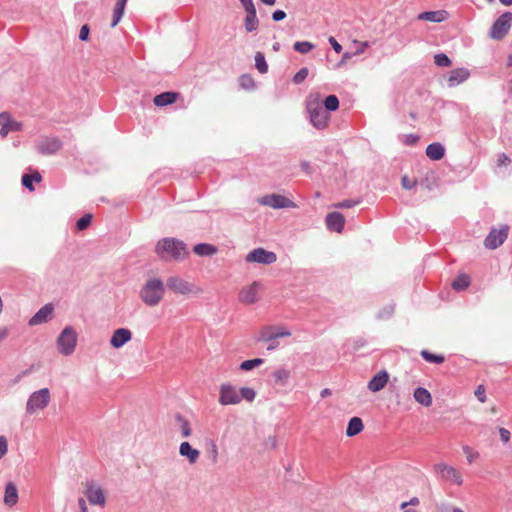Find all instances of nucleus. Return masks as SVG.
I'll list each match as a JSON object with an SVG mask.
<instances>
[{"label":"nucleus","instance_id":"44","mask_svg":"<svg viewBox=\"0 0 512 512\" xmlns=\"http://www.w3.org/2000/svg\"><path fill=\"white\" fill-rule=\"evenodd\" d=\"M91 221H92V215L84 214L76 222L77 230H79V231L85 230L91 224Z\"/></svg>","mask_w":512,"mask_h":512},{"label":"nucleus","instance_id":"53","mask_svg":"<svg viewBox=\"0 0 512 512\" xmlns=\"http://www.w3.org/2000/svg\"><path fill=\"white\" fill-rule=\"evenodd\" d=\"M123 14H124V11L114 8L111 27H115L120 22Z\"/></svg>","mask_w":512,"mask_h":512},{"label":"nucleus","instance_id":"11","mask_svg":"<svg viewBox=\"0 0 512 512\" xmlns=\"http://www.w3.org/2000/svg\"><path fill=\"white\" fill-rule=\"evenodd\" d=\"M219 394V403L223 406L235 405L241 402L238 391L229 383L220 386Z\"/></svg>","mask_w":512,"mask_h":512},{"label":"nucleus","instance_id":"49","mask_svg":"<svg viewBox=\"0 0 512 512\" xmlns=\"http://www.w3.org/2000/svg\"><path fill=\"white\" fill-rule=\"evenodd\" d=\"M22 185L29 191H34L33 178L30 174H24L21 179Z\"/></svg>","mask_w":512,"mask_h":512},{"label":"nucleus","instance_id":"37","mask_svg":"<svg viewBox=\"0 0 512 512\" xmlns=\"http://www.w3.org/2000/svg\"><path fill=\"white\" fill-rule=\"evenodd\" d=\"M255 67L261 74L268 72V64L262 52H257L255 54Z\"/></svg>","mask_w":512,"mask_h":512},{"label":"nucleus","instance_id":"10","mask_svg":"<svg viewBox=\"0 0 512 512\" xmlns=\"http://www.w3.org/2000/svg\"><path fill=\"white\" fill-rule=\"evenodd\" d=\"M508 226L505 225L501 229L493 228L484 240L486 248L494 250L501 246L508 237Z\"/></svg>","mask_w":512,"mask_h":512},{"label":"nucleus","instance_id":"33","mask_svg":"<svg viewBox=\"0 0 512 512\" xmlns=\"http://www.w3.org/2000/svg\"><path fill=\"white\" fill-rule=\"evenodd\" d=\"M470 277L467 274L458 275L451 283L455 291H463L470 285Z\"/></svg>","mask_w":512,"mask_h":512},{"label":"nucleus","instance_id":"31","mask_svg":"<svg viewBox=\"0 0 512 512\" xmlns=\"http://www.w3.org/2000/svg\"><path fill=\"white\" fill-rule=\"evenodd\" d=\"M258 24H259V20L257 18L256 10L254 12L253 11L246 12V17L244 20L245 30L249 33L253 32V31L257 30Z\"/></svg>","mask_w":512,"mask_h":512},{"label":"nucleus","instance_id":"55","mask_svg":"<svg viewBox=\"0 0 512 512\" xmlns=\"http://www.w3.org/2000/svg\"><path fill=\"white\" fill-rule=\"evenodd\" d=\"M286 18V12L281 10V9H277L275 10L273 13H272V19L273 21L275 22H279V21H282Z\"/></svg>","mask_w":512,"mask_h":512},{"label":"nucleus","instance_id":"59","mask_svg":"<svg viewBox=\"0 0 512 512\" xmlns=\"http://www.w3.org/2000/svg\"><path fill=\"white\" fill-rule=\"evenodd\" d=\"M419 503L420 500L418 497H412L409 501L401 503L400 508L406 510L408 506H417Z\"/></svg>","mask_w":512,"mask_h":512},{"label":"nucleus","instance_id":"20","mask_svg":"<svg viewBox=\"0 0 512 512\" xmlns=\"http://www.w3.org/2000/svg\"><path fill=\"white\" fill-rule=\"evenodd\" d=\"M470 76V71L466 68H455L448 73L447 85L449 87H455L465 82Z\"/></svg>","mask_w":512,"mask_h":512},{"label":"nucleus","instance_id":"5","mask_svg":"<svg viewBox=\"0 0 512 512\" xmlns=\"http://www.w3.org/2000/svg\"><path fill=\"white\" fill-rule=\"evenodd\" d=\"M51 399L50 390L48 388H42L38 391L33 392L26 403V412L33 414L37 410L45 409Z\"/></svg>","mask_w":512,"mask_h":512},{"label":"nucleus","instance_id":"4","mask_svg":"<svg viewBox=\"0 0 512 512\" xmlns=\"http://www.w3.org/2000/svg\"><path fill=\"white\" fill-rule=\"evenodd\" d=\"M77 333L71 326L65 327L57 338V348L62 355H71L76 348Z\"/></svg>","mask_w":512,"mask_h":512},{"label":"nucleus","instance_id":"39","mask_svg":"<svg viewBox=\"0 0 512 512\" xmlns=\"http://www.w3.org/2000/svg\"><path fill=\"white\" fill-rule=\"evenodd\" d=\"M314 44L309 41H297L293 45V49L301 54H307L314 49Z\"/></svg>","mask_w":512,"mask_h":512},{"label":"nucleus","instance_id":"28","mask_svg":"<svg viewBox=\"0 0 512 512\" xmlns=\"http://www.w3.org/2000/svg\"><path fill=\"white\" fill-rule=\"evenodd\" d=\"M18 501V491L14 483L9 482L5 487L4 503L8 506H13Z\"/></svg>","mask_w":512,"mask_h":512},{"label":"nucleus","instance_id":"8","mask_svg":"<svg viewBox=\"0 0 512 512\" xmlns=\"http://www.w3.org/2000/svg\"><path fill=\"white\" fill-rule=\"evenodd\" d=\"M258 203L274 209L295 208L296 204L289 198L280 194H268L258 199Z\"/></svg>","mask_w":512,"mask_h":512},{"label":"nucleus","instance_id":"58","mask_svg":"<svg viewBox=\"0 0 512 512\" xmlns=\"http://www.w3.org/2000/svg\"><path fill=\"white\" fill-rule=\"evenodd\" d=\"M499 434H500V438L502 440L503 443H508L509 440H510V437H511V433L509 430H507L506 428H499Z\"/></svg>","mask_w":512,"mask_h":512},{"label":"nucleus","instance_id":"40","mask_svg":"<svg viewBox=\"0 0 512 512\" xmlns=\"http://www.w3.org/2000/svg\"><path fill=\"white\" fill-rule=\"evenodd\" d=\"M264 363L262 358H254L245 360L240 364V369L243 371H250Z\"/></svg>","mask_w":512,"mask_h":512},{"label":"nucleus","instance_id":"64","mask_svg":"<svg viewBox=\"0 0 512 512\" xmlns=\"http://www.w3.org/2000/svg\"><path fill=\"white\" fill-rule=\"evenodd\" d=\"M78 505L81 512H88L86 502L83 498L78 499Z\"/></svg>","mask_w":512,"mask_h":512},{"label":"nucleus","instance_id":"35","mask_svg":"<svg viewBox=\"0 0 512 512\" xmlns=\"http://www.w3.org/2000/svg\"><path fill=\"white\" fill-rule=\"evenodd\" d=\"M420 355L428 363L442 364L445 361V357L443 355L434 354L428 350H422Z\"/></svg>","mask_w":512,"mask_h":512},{"label":"nucleus","instance_id":"23","mask_svg":"<svg viewBox=\"0 0 512 512\" xmlns=\"http://www.w3.org/2000/svg\"><path fill=\"white\" fill-rule=\"evenodd\" d=\"M448 17V12L445 10L425 11L418 15L419 20H425L433 23H441Z\"/></svg>","mask_w":512,"mask_h":512},{"label":"nucleus","instance_id":"19","mask_svg":"<svg viewBox=\"0 0 512 512\" xmlns=\"http://www.w3.org/2000/svg\"><path fill=\"white\" fill-rule=\"evenodd\" d=\"M327 229L334 232H342L345 225V218L339 212L328 213L325 219Z\"/></svg>","mask_w":512,"mask_h":512},{"label":"nucleus","instance_id":"52","mask_svg":"<svg viewBox=\"0 0 512 512\" xmlns=\"http://www.w3.org/2000/svg\"><path fill=\"white\" fill-rule=\"evenodd\" d=\"M89 34H90V27L88 24H84L81 28H80V32H79V39L81 41H87L89 39Z\"/></svg>","mask_w":512,"mask_h":512},{"label":"nucleus","instance_id":"2","mask_svg":"<svg viewBox=\"0 0 512 512\" xmlns=\"http://www.w3.org/2000/svg\"><path fill=\"white\" fill-rule=\"evenodd\" d=\"M164 282L156 277L146 280L139 292L140 299L148 306L158 305L165 295Z\"/></svg>","mask_w":512,"mask_h":512},{"label":"nucleus","instance_id":"51","mask_svg":"<svg viewBox=\"0 0 512 512\" xmlns=\"http://www.w3.org/2000/svg\"><path fill=\"white\" fill-rule=\"evenodd\" d=\"M291 335V332L283 327H275L274 326V336L275 339L281 338V337H288Z\"/></svg>","mask_w":512,"mask_h":512},{"label":"nucleus","instance_id":"22","mask_svg":"<svg viewBox=\"0 0 512 512\" xmlns=\"http://www.w3.org/2000/svg\"><path fill=\"white\" fill-rule=\"evenodd\" d=\"M179 454L185 457L190 464H195L200 456V451L193 448L189 442L184 441L179 446Z\"/></svg>","mask_w":512,"mask_h":512},{"label":"nucleus","instance_id":"13","mask_svg":"<svg viewBox=\"0 0 512 512\" xmlns=\"http://www.w3.org/2000/svg\"><path fill=\"white\" fill-rule=\"evenodd\" d=\"M0 136L6 137L10 132H17L22 130V124L11 118L8 112L0 113Z\"/></svg>","mask_w":512,"mask_h":512},{"label":"nucleus","instance_id":"16","mask_svg":"<svg viewBox=\"0 0 512 512\" xmlns=\"http://www.w3.org/2000/svg\"><path fill=\"white\" fill-rule=\"evenodd\" d=\"M435 470L440 472L443 478L450 480L457 485H461L463 483L461 474L452 466L445 463H439L435 465Z\"/></svg>","mask_w":512,"mask_h":512},{"label":"nucleus","instance_id":"7","mask_svg":"<svg viewBox=\"0 0 512 512\" xmlns=\"http://www.w3.org/2000/svg\"><path fill=\"white\" fill-rule=\"evenodd\" d=\"M168 288L175 294L189 295L196 292L194 284L184 280L179 276H170L166 280L165 288Z\"/></svg>","mask_w":512,"mask_h":512},{"label":"nucleus","instance_id":"43","mask_svg":"<svg viewBox=\"0 0 512 512\" xmlns=\"http://www.w3.org/2000/svg\"><path fill=\"white\" fill-rule=\"evenodd\" d=\"M395 311V306L393 304H388L383 307L377 314V318L380 320L389 319Z\"/></svg>","mask_w":512,"mask_h":512},{"label":"nucleus","instance_id":"3","mask_svg":"<svg viewBox=\"0 0 512 512\" xmlns=\"http://www.w3.org/2000/svg\"><path fill=\"white\" fill-rule=\"evenodd\" d=\"M306 109L310 122L316 129L322 130L327 126L330 115L317 98L309 99L306 103Z\"/></svg>","mask_w":512,"mask_h":512},{"label":"nucleus","instance_id":"18","mask_svg":"<svg viewBox=\"0 0 512 512\" xmlns=\"http://www.w3.org/2000/svg\"><path fill=\"white\" fill-rule=\"evenodd\" d=\"M132 338V333L127 328L116 329L110 339V345L113 348L119 349L128 343Z\"/></svg>","mask_w":512,"mask_h":512},{"label":"nucleus","instance_id":"24","mask_svg":"<svg viewBox=\"0 0 512 512\" xmlns=\"http://www.w3.org/2000/svg\"><path fill=\"white\" fill-rule=\"evenodd\" d=\"M178 98V93L167 91L156 95L153 99L155 106L164 107L173 104Z\"/></svg>","mask_w":512,"mask_h":512},{"label":"nucleus","instance_id":"62","mask_svg":"<svg viewBox=\"0 0 512 512\" xmlns=\"http://www.w3.org/2000/svg\"><path fill=\"white\" fill-rule=\"evenodd\" d=\"M419 140V137L414 134L405 135V144L406 145H414Z\"/></svg>","mask_w":512,"mask_h":512},{"label":"nucleus","instance_id":"32","mask_svg":"<svg viewBox=\"0 0 512 512\" xmlns=\"http://www.w3.org/2000/svg\"><path fill=\"white\" fill-rule=\"evenodd\" d=\"M290 376V371L285 368H278L272 373L274 382L282 386L288 383Z\"/></svg>","mask_w":512,"mask_h":512},{"label":"nucleus","instance_id":"26","mask_svg":"<svg viewBox=\"0 0 512 512\" xmlns=\"http://www.w3.org/2000/svg\"><path fill=\"white\" fill-rule=\"evenodd\" d=\"M218 251V248L209 243H198L193 247V252L201 257H211L215 255Z\"/></svg>","mask_w":512,"mask_h":512},{"label":"nucleus","instance_id":"47","mask_svg":"<svg viewBox=\"0 0 512 512\" xmlns=\"http://www.w3.org/2000/svg\"><path fill=\"white\" fill-rule=\"evenodd\" d=\"M309 70L302 67L292 78L294 84H301L308 76Z\"/></svg>","mask_w":512,"mask_h":512},{"label":"nucleus","instance_id":"41","mask_svg":"<svg viewBox=\"0 0 512 512\" xmlns=\"http://www.w3.org/2000/svg\"><path fill=\"white\" fill-rule=\"evenodd\" d=\"M207 450L211 462L216 463L218 460V446L214 440L207 441Z\"/></svg>","mask_w":512,"mask_h":512},{"label":"nucleus","instance_id":"6","mask_svg":"<svg viewBox=\"0 0 512 512\" xmlns=\"http://www.w3.org/2000/svg\"><path fill=\"white\" fill-rule=\"evenodd\" d=\"M512 26V13L504 12L499 16L490 28L489 35L492 39L501 40L506 36Z\"/></svg>","mask_w":512,"mask_h":512},{"label":"nucleus","instance_id":"48","mask_svg":"<svg viewBox=\"0 0 512 512\" xmlns=\"http://www.w3.org/2000/svg\"><path fill=\"white\" fill-rule=\"evenodd\" d=\"M360 200H353V199H345L337 204H335L334 206L336 208H341V209H344V208H352L358 204H360Z\"/></svg>","mask_w":512,"mask_h":512},{"label":"nucleus","instance_id":"21","mask_svg":"<svg viewBox=\"0 0 512 512\" xmlns=\"http://www.w3.org/2000/svg\"><path fill=\"white\" fill-rule=\"evenodd\" d=\"M389 380V374L386 370H382L374 375L368 382V389L372 392L382 390Z\"/></svg>","mask_w":512,"mask_h":512},{"label":"nucleus","instance_id":"30","mask_svg":"<svg viewBox=\"0 0 512 512\" xmlns=\"http://www.w3.org/2000/svg\"><path fill=\"white\" fill-rule=\"evenodd\" d=\"M174 418H175L176 424L178 425V427L180 429L182 437H184V438L190 437L192 434V429H191V425H190V422L188 421V419H186L180 413H177Z\"/></svg>","mask_w":512,"mask_h":512},{"label":"nucleus","instance_id":"9","mask_svg":"<svg viewBox=\"0 0 512 512\" xmlns=\"http://www.w3.org/2000/svg\"><path fill=\"white\" fill-rule=\"evenodd\" d=\"M276 260L277 255L272 251L265 250L264 248H255L245 257V261L248 263H259L265 265L273 264Z\"/></svg>","mask_w":512,"mask_h":512},{"label":"nucleus","instance_id":"17","mask_svg":"<svg viewBox=\"0 0 512 512\" xmlns=\"http://www.w3.org/2000/svg\"><path fill=\"white\" fill-rule=\"evenodd\" d=\"M85 496L90 504L104 506L106 498L104 492L100 486H93L92 484L87 485Z\"/></svg>","mask_w":512,"mask_h":512},{"label":"nucleus","instance_id":"38","mask_svg":"<svg viewBox=\"0 0 512 512\" xmlns=\"http://www.w3.org/2000/svg\"><path fill=\"white\" fill-rule=\"evenodd\" d=\"M257 340L260 342H268L270 340H275L274 326L263 327L259 333Z\"/></svg>","mask_w":512,"mask_h":512},{"label":"nucleus","instance_id":"1","mask_svg":"<svg viewBox=\"0 0 512 512\" xmlns=\"http://www.w3.org/2000/svg\"><path fill=\"white\" fill-rule=\"evenodd\" d=\"M155 253L162 260L175 261L184 260L189 255L186 243L173 237L160 239L155 246Z\"/></svg>","mask_w":512,"mask_h":512},{"label":"nucleus","instance_id":"42","mask_svg":"<svg viewBox=\"0 0 512 512\" xmlns=\"http://www.w3.org/2000/svg\"><path fill=\"white\" fill-rule=\"evenodd\" d=\"M238 393L239 396L241 397V400L245 399L248 402H252L256 397L255 390L250 387H242Z\"/></svg>","mask_w":512,"mask_h":512},{"label":"nucleus","instance_id":"60","mask_svg":"<svg viewBox=\"0 0 512 512\" xmlns=\"http://www.w3.org/2000/svg\"><path fill=\"white\" fill-rule=\"evenodd\" d=\"M246 12L255 11L253 0H239Z\"/></svg>","mask_w":512,"mask_h":512},{"label":"nucleus","instance_id":"63","mask_svg":"<svg viewBox=\"0 0 512 512\" xmlns=\"http://www.w3.org/2000/svg\"><path fill=\"white\" fill-rule=\"evenodd\" d=\"M267 343H268V346H267V350H268V351H273V350H275V349L278 347V345H279V342L277 341V339H275V340H270V341H268Z\"/></svg>","mask_w":512,"mask_h":512},{"label":"nucleus","instance_id":"45","mask_svg":"<svg viewBox=\"0 0 512 512\" xmlns=\"http://www.w3.org/2000/svg\"><path fill=\"white\" fill-rule=\"evenodd\" d=\"M434 62L439 67H448L451 65V60L445 53L436 54L434 56Z\"/></svg>","mask_w":512,"mask_h":512},{"label":"nucleus","instance_id":"14","mask_svg":"<svg viewBox=\"0 0 512 512\" xmlns=\"http://www.w3.org/2000/svg\"><path fill=\"white\" fill-rule=\"evenodd\" d=\"M259 287L260 284L256 281L249 286L243 287L239 292V301L246 305L255 303L258 299Z\"/></svg>","mask_w":512,"mask_h":512},{"label":"nucleus","instance_id":"36","mask_svg":"<svg viewBox=\"0 0 512 512\" xmlns=\"http://www.w3.org/2000/svg\"><path fill=\"white\" fill-rule=\"evenodd\" d=\"M239 85L244 90H254L256 88V83L250 74L241 75Z\"/></svg>","mask_w":512,"mask_h":512},{"label":"nucleus","instance_id":"54","mask_svg":"<svg viewBox=\"0 0 512 512\" xmlns=\"http://www.w3.org/2000/svg\"><path fill=\"white\" fill-rule=\"evenodd\" d=\"M8 451L7 439L5 436H0V460Z\"/></svg>","mask_w":512,"mask_h":512},{"label":"nucleus","instance_id":"56","mask_svg":"<svg viewBox=\"0 0 512 512\" xmlns=\"http://www.w3.org/2000/svg\"><path fill=\"white\" fill-rule=\"evenodd\" d=\"M510 163H511V159L505 153H500L498 155V159H497L498 166H504V165L506 166V165H509Z\"/></svg>","mask_w":512,"mask_h":512},{"label":"nucleus","instance_id":"27","mask_svg":"<svg viewBox=\"0 0 512 512\" xmlns=\"http://www.w3.org/2000/svg\"><path fill=\"white\" fill-rule=\"evenodd\" d=\"M414 399L425 407H429L432 404L431 393L423 387H418L414 390Z\"/></svg>","mask_w":512,"mask_h":512},{"label":"nucleus","instance_id":"34","mask_svg":"<svg viewBox=\"0 0 512 512\" xmlns=\"http://www.w3.org/2000/svg\"><path fill=\"white\" fill-rule=\"evenodd\" d=\"M323 108L329 113L339 108V99L336 95H328L322 103Z\"/></svg>","mask_w":512,"mask_h":512},{"label":"nucleus","instance_id":"15","mask_svg":"<svg viewBox=\"0 0 512 512\" xmlns=\"http://www.w3.org/2000/svg\"><path fill=\"white\" fill-rule=\"evenodd\" d=\"M54 306L51 303H47L42 306L30 319L28 324L30 326H36L46 323L52 316Z\"/></svg>","mask_w":512,"mask_h":512},{"label":"nucleus","instance_id":"50","mask_svg":"<svg viewBox=\"0 0 512 512\" xmlns=\"http://www.w3.org/2000/svg\"><path fill=\"white\" fill-rule=\"evenodd\" d=\"M401 184L404 189L411 190L416 186L417 181L411 180L408 176H403L401 179Z\"/></svg>","mask_w":512,"mask_h":512},{"label":"nucleus","instance_id":"57","mask_svg":"<svg viewBox=\"0 0 512 512\" xmlns=\"http://www.w3.org/2000/svg\"><path fill=\"white\" fill-rule=\"evenodd\" d=\"M475 396L481 403H484L486 401V394L484 387L482 385H479L475 390Z\"/></svg>","mask_w":512,"mask_h":512},{"label":"nucleus","instance_id":"61","mask_svg":"<svg viewBox=\"0 0 512 512\" xmlns=\"http://www.w3.org/2000/svg\"><path fill=\"white\" fill-rule=\"evenodd\" d=\"M328 41L336 53H340L342 51L341 44L334 37L331 36Z\"/></svg>","mask_w":512,"mask_h":512},{"label":"nucleus","instance_id":"25","mask_svg":"<svg viewBox=\"0 0 512 512\" xmlns=\"http://www.w3.org/2000/svg\"><path fill=\"white\" fill-rule=\"evenodd\" d=\"M426 155L431 160H441L445 156V147L441 143L433 142L426 147Z\"/></svg>","mask_w":512,"mask_h":512},{"label":"nucleus","instance_id":"29","mask_svg":"<svg viewBox=\"0 0 512 512\" xmlns=\"http://www.w3.org/2000/svg\"><path fill=\"white\" fill-rule=\"evenodd\" d=\"M364 428L363 421L359 417H352L346 428V435L348 437H353L359 434Z\"/></svg>","mask_w":512,"mask_h":512},{"label":"nucleus","instance_id":"46","mask_svg":"<svg viewBox=\"0 0 512 512\" xmlns=\"http://www.w3.org/2000/svg\"><path fill=\"white\" fill-rule=\"evenodd\" d=\"M463 453L465 454L468 463H473L475 459L479 457V452L474 450L468 445L463 446Z\"/></svg>","mask_w":512,"mask_h":512},{"label":"nucleus","instance_id":"12","mask_svg":"<svg viewBox=\"0 0 512 512\" xmlns=\"http://www.w3.org/2000/svg\"><path fill=\"white\" fill-rule=\"evenodd\" d=\"M62 147V141L57 137H45L38 142L37 149L42 155H53Z\"/></svg>","mask_w":512,"mask_h":512}]
</instances>
